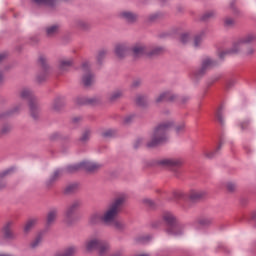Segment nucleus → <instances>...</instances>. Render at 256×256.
Returning <instances> with one entry per match:
<instances>
[{
  "label": "nucleus",
  "instance_id": "603ef678",
  "mask_svg": "<svg viewBox=\"0 0 256 256\" xmlns=\"http://www.w3.org/2000/svg\"><path fill=\"white\" fill-rule=\"evenodd\" d=\"M9 131V127H4L3 129H2V132L3 133H7Z\"/></svg>",
  "mask_w": 256,
  "mask_h": 256
},
{
  "label": "nucleus",
  "instance_id": "f3484780",
  "mask_svg": "<svg viewBox=\"0 0 256 256\" xmlns=\"http://www.w3.org/2000/svg\"><path fill=\"white\" fill-rule=\"evenodd\" d=\"M115 53L117 57H125V55H127V46L124 44H117L115 47Z\"/></svg>",
  "mask_w": 256,
  "mask_h": 256
},
{
  "label": "nucleus",
  "instance_id": "20e7f679",
  "mask_svg": "<svg viewBox=\"0 0 256 256\" xmlns=\"http://www.w3.org/2000/svg\"><path fill=\"white\" fill-rule=\"evenodd\" d=\"M162 219L164 223L168 225V228L166 229L167 235H170L171 237H179L180 235H183V225L177 222V216H175L173 212L166 211L162 213Z\"/></svg>",
  "mask_w": 256,
  "mask_h": 256
},
{
  "label": "nucleus",
  "instance_id": "a878e982",
  "mask_svg": "<svg viewBox=\"0 0 256 256\" xmlns=\"http://www.w3.org/2000/svg\"><path fill=\"white\" fill-rule=\"evenodd\" d=\"M41 241H43V237L41 235H38L34 241L31 243V247L35 249V247L39 246Z\"/></svg>",
  "mask_w": 256,
  "mask_h": 256
},
{
  "label": "nucleus",
  "instance_id": "473e14b6",
  "mask_svg": "<svg viewBox=\"0 0 256 256\" xmlns=\"http://www.w3.org/2000/svg\"><path fill=\"white\" fill-rule=\"evenodd\" d=\"M136 103H137V105H144L145 104V96L138 95L136 97Z\"/></svg>",
  "mask_w": 256,
  "mask_h": 256
},
{
  "label": "nucleus",
  "instance_id": "a19ab883",
  "mask_svg": "<svg viewBox=\"0 0 256 256\" xmlns=\"http://www.w3.org/2000/svg\"><path fill=\"white\" fill-rule=\"evenodd\" d=\"M209 223H211V219L209 218L200 219V225H209Z\"/></svg>",
  "mask_w": 256,
  "mask_h": 256
},
{
  "label": "nucleus",
  "instance_id": "ddd939ff",
  "mask_svg": "<svg viewBox=\"0 0 256 256\" xmlns=\"http://www.w3.org/2000/svg\"><path fill=\"white\" fill-rule=\"evenodd\" d=\"M205 195H207L205 190H191L188 197L191 201H198V199H203Z\"/></svg>",
  "mask_w": 256,
  "mask_h": 256
},
{
  "label": "nucleus",
  "instance_id": "8fccbe9b",
  "mask_svg": "<svg viewBox=\"0 0 256 256\" xmlns=\"http://www.w3.org/2000/svg\"><path fill=\"white\" fill-rule=\"evenodd\" d=\"M7 57L5 54H0V63Z\"/></svg>",
  "mask_w": 256,
  "mask_h": 256
},
{
  "label": "nucleus",
  "instance_id": "a211bd4d",
  "mask_svg": "<svg viewBox=\"0 0 256 256\" xmlns=\"http://www.w3.org/2000/svg\"><path fill=\"white\" fill-rule=\"evenodd\" d=\"M122 19H125L129 23H133V21H137V15L132 12L124 11L121 14Z\"/></svg>",
  "mask_w": 256,
  "mask_h": 256
},
{
  "label": "nucleus",
  "instance_id": "9d476101",
  "mask_svg": "<svg viewBox=\"0 0 256 256\" xmlns=\"http://www.w3.org/2000/svg\"><path fill=\"white\" fill-rule=\"evenodd\" d=\"M163 167H168L169 169H177L183 165V159L181 158H166L159 162Z\"/></svg>",
  "mask_w": 256,
  "mask_h": 256
},
{
  "label": "nucleus",
  "instance_id": "79ce46f5",
  "mask_svg": "<svg viewBox=\"0 0 256 256\" xmlns=\"http://www.w3.org/2000/svg\"><path fill=\"white\" fill-rule=\"evenodd\" d=\"M149 239H151V236L146 235V236H142L139 241L141 243H147V241H149Z\"/></svg>",
  "mask_w": 256,
  "mask_h": 256
},
{
  "label": "nucleus",
  "instance_id": "37998d69",
  "mask_svg": "<svg viewBox=\"0 0 256 256\" xmlns=\"http://www.w3.org/2000/svg\"><path fill=\"white\" fill-rule=\"evenodd\" d=\"M39 63L42 65V67H46L47 59H45V57L41 56L39 58Z\"/></svg>",
  "mask_w": 256,
  "mask_h": 256
},
{
  "label": "nucleus",
  "instance_id": "2eb2a0df",
  "mask_svg": "<svg viewBox=\"0 0 256 256\" xmlns=\"http://www.w3.org/2000/svg\"><path fill=\"white\" fill-rule=\"evenodd\" d=\"M73 65V58H64L59 61L60 71H67Z\"/></svg>",
  "mask_w": 256,
  "mask_h": 256
},
{
  "label": "nucleus",
  "instance_id": "f257e3e1",
  "mask_svg": "<svg viewBox=\"0 0 256 256\" xmlns=\"http://www.w3.org/2000/svg\"><path fill=\"white\" fill-rule=\"evenodd\" d=\"M123 203H125V197L120 196L116 198L105 210L103 213L95 212L90 215L88 219V223L90 225H97L98 223H103L108 227H114V229H124L125 224L120 220H117V216L119 215V211H121V207H123Z\"/></svg>",
  "mask_w": 256,
  "mask_h": 256
},
{
  "label": "nucleus",
  "instance_id": "4be33fe9",
  "mask_svg": "<svg viewBox=\"0 0 256 256\" xmlns=\"http://www.w3.org/2000/svg\"><path fill=\"white\" fill-rule=\"evenodd\" d=\"M63 172L61 171V170H56V171H54V173L52 174V176L50 177V179L46 182V185H48V187L49 186H51V185H53V183H55V181H57V179L59 178V177H61V174H62Z\"/></svg>",
  "mask_w": 256,
  "mask_h": 256
},
{
  "label": "nucleus",
  "instance_id": "de8ad7c7",
  "mask_svg": "<svg viewBox=\"0 0 256 256\" xmlns=\"http://www.w3.org/2000/svg\"><path fill=\"white\" fill-rule=\"evenodd\" d=\"M249 125V122H244L242 124H240L241 129H245V127H247Z\"/></svg>",
  "mask_w": 256,
  "mask_h": 256
},
{
  "label": "nucleus",
  "instance_id": "c03bdc74",
  "mask_svg": "<svg viewBox=\"0 0 256 256\" xmlns=\"http://www.w3.org/2000/svg\"><path fill=\"white\" fill-rule=\"evenodd\" d=\"M134 117H135L134 115L126 116L124 119V123H131V121H133Z\"/></svg>",
  "mask_w": 256,
  "mask_h": 256
},
{
  "label": "nucleus",
  "instance_id": "58836bf2",
  "mask_svg": "<svg viewBox=\"0 0 256 256\" xmlns=\"http://www.w3.org/2000/svg\"><path fill=\"white\" fill-rule=\"evenodd\" d=\"M143 203H145V205H148V207H155V202H153V200L149 198L144 199Z\"/></svg>",
  "mask_w": 256,
  "mask_h": 256
},
{
  "label": "nucleus",
  "instance_id": "a18cd8bd",
  "mask_svg": "<svg viewBox=\"0 0 256 256\" xmlns=\"http://www.w3.org/2000/svg\"><path fill=\"white\" fill-rule=\"evenodd\" d=\"M234 21L232 18H226L225 19V25H227V27H230V25H233Z\"/></svg>",
  "mask_w": 256,
  "mask_h": 256
},
{
  "label": "nucleus",
  "instance_id": "2f4dec72",
  "mask_svg": "<svg viewBox=\"0 0 256 256\" xmlns=\"http://www.w3.org/2000/svg\"><path fill=\"white\" fill-rule=\"evenodd\" d=\"M23 109V103L16 104L12 107L11 113H19Z\"/></svg>",
  "mask_w": 256,
  "mask_h": 256
},
{
  "label": "nucleus",
  "instance_id": "dca6fc26",
  "mask_svg": "<svg viewBox=\"0 0 256 256\" xmlns=\"http://www.w3.org/2000/svg\"><path fill=\"white\" fill-rule=\"evenodd\" d=\"M57 215H59V210H57V208L51 209L47 214V225L55 223Z\"/></svg>",
  "mask_w": 256,
  "mask_h": 256
},
{
  "label": "nucleus",
  "instance_id": "412c9836",
  "mask_svg": "<svg viewBox=\"0 0 256 256\" xmlns=\"http://www.w3.org/2000/svg\"><path fill=\"white\" fill-rule=\"evenodd\" d=\"M11 227H13V222H7L6 225L4 226V236L6 239H11L13 237V232H11Z\"/></svg>",
  "mask_w": 256,
  "mask_h": 256
},
{
  "label": "nucleus",
  "instance_id": "aec40b11",
  "mask_svg": "<svg viewBox=\"0 0 256 256\" xmlns=\"http://www.w3.org/2000/svg\"><path fill=\"white\" fill-rule=\"evenodd\" d=\"M59 31H60V27L57 24H54L46 28V33L48 37H54V35H57Z\"/></svg>",
  "mask_w": 256,
  "mask_h": 256
},
{
  "label": "nucleus",
  "instance_id": "1a4fd4ad",
  "mask_svg": "<svg viewBox=\"0 0 256 256\" xmlns=\"http://www.w3.org/2000/svg\"><path fill=\"white\" fill-rule=\"evenodd\" d=\"M89 67H91V64L87 61L82 64V69L86 73L82 78L85 87H91L95 83V75L89 71Z\"/></svg>",
  "mask_w": 256,
  "mask_h": 256
},
{
  "label": "nucleus",
  "instance_id": "13d9d810",
  "mask_svg": "<svg viewBox=\"0 0 256 256\" xmlns=\"http://www.w3.org/2000/svg\"><path fill=\"white\" fill-rule=\"evenodd\" d=\"M178 197H183V193H179Z\"/></svg>",
  "mask_w": 256,
  "mask_h": 256
},
{
  "label": "nucleus",
  "instance_id": "b1692460",
  "mask_svg": "<svg viewBox=\"0 0 256 256\" xmlns=\"http://www.w3.org/2000/svg\"><path fill=\"white\" fill-rule=\"evenodd\" d=\"M201 43H203V34L196 35L194 37V47H201Z\"/></svg>",
  "mask_w": 256,
  "mask_h": 256
},
{
  "label": "nucleus",
  "instance_id": "9b49d317",
  "mask_svg": "<svg viewBox=\"0 0 256 256\" xmlns=\"http://www.w3.org/2000/svg\"><path fill=\"white\" fill-rule=\"evenodd\" d=\"M177 96L171 92H162L155 99L156 103H163L165 101H175Z\"/></svg>",
  "mask_w": 256,
  "mask_h": 256
},
{
  "label": "nucleus",
  "instance_id": "09e8293b",
  "mask_svg": "<svg viewBox=\"0 0 256 256\" xmlns=\"http://www.w3.org/2000/svg\"><path fill=\"white\" fill-rule=\"evenodd\" d=\"M190 97L189 96H185L182 98V103H187V101H189Z\"/></svg>",
  "mask_w": 256,
  "mask_h": 256
},
{
  "label": "nucleus",
  "instance_id": "cd10ccee",
  "mask_svg": "<svg viewBox=\"0 0 256 256\" xmlns=\"http://www.w3.org/2000/svg\"><path fill=\"white\" fill-rule=\"evenodd\" d=\"M213 17H215V11L210 10V11L206 12V13L202 16V19H203V21H207V19H211V18H213Z\"/></svg>",
  "mask_w": 256,
  "mask_h": 256
},
{
  "label": "nucleus",
  "instance_id": "5701e85b",
  "mask_svg": "<svg viewBox=\"0 0 256 256\" xmlns=\"http://www.w3.org/2000/svg\"><path fill=\"white\" fill-rule=\"evenodd\" d=\"M123 97V90H116L110 95V101H117Z\"/></svg>",
  "mask_w": 256,
  "mask_h": 256
},
{
  "label": "nucleus",
  "instance_id": "7ed1b4c3",
  "mask_svg": "<svg viewBox=\"0 0 256 256\" xmlns=\"http://www.w3.org/2000/svg\"><path fill=\"white\" fill-rule=\"evenodd\" d=\"M84 247L89 253L97 251L98 255L100 256H107L109 255V251H111V246L109 245V242L99 237H92L86 240Z\"/></svg>",
  "mask_w": 256,
  "mask_h": 256
},
{
  "label": "nucleus",
  "instance_id": "ea45409f",
  "mask_svg": "<svg viewBox=\"0 0 256 256\" xmlns=\"http://www.w3.org/2000/svg\"><path fill=\"white\" fill-rule=\"evenodd\" d=\"M113 135H115V131L113 130H106L103 132V137H113Z\"/></svg>",
  "mask_w": 256,
  "mask_h": 256
},
{
  "label": "nucleus",
  "instance_id": "e433bc0d",
  "mask_svg": "<svg viewBox=\"0 0 256 256\" xmlns=\"http://www.w3.org/2000/svg\"><path fill=\"white\" fill-rule=\"evenodd\" d=\"M216 117L218 119L219 122L223 123V110L219 109L216 112Z\"/></svg>",
  "mask_w": 256,
  "mask_h": 256
},
{
  "label": "nucleus",
  "instance_id": "6e6d98bb",
  "mask_svg": "<svg viewBox=\"0 0 256 256\" xmlns=\"http://www.w3.org/2000/svg\"><path fill=\"white\" fill-rule=\"evenodd\" d=\"M3 187H5V183L0 182V189H3Z\"/></svg>",
  "mask_w": 256,
  "mask_h": 256
},
{
  "label": "nucleus",
  "instance_id": "0eeeda50",
  "mask_svg": "<svg viewBox=\"0 0 256 256\" xmlns=\"http://www.w3.org/2000/svg\"><path fill=\"white\" fill-rule=\"evenodd\" d=\"M79 169H85L86 171H97L101 169V164L97 162H81L79 164L69 165L66 168L67 173H75Z\"/></svg>",
  "mask_w": 256,
  "mask_h": 256
},
{
  "label": "nucleus",
  "instance_id": "bb28decb",
  "mask_svg": "<svg viewBox=\"0 0 256 256\" xmlns=\"http://www.w3.org/2000/svg\"><path fill=\"white\" fill-rule=\"evenodd\" d=\"M238 51H239L238 49H235L232 51H220L218 53V57H219V59H225V55H229V53H237Z\"/></svg>",
  "mask_w": 256,
  "mask_h": 256
},
{
  "label": "nucleus",
  "instance_id": "f03ea898",
  "mask_svg": "<svg viewBox=\"0 0 256 256\" xmlns=\"http://www.w3.org/2000/svg\"><path fill=\"white\" fill-rule=\"evenodd\" d=\"M173 127V120L160 123L150 136L147 147H157L169 141V129Z\"/></svg>",
  "mask_w": 256,
  "mask_h": 256
},
{
  "label": "nucleus",
  "instance_id": "6e6552de",
  "mask_svg": "<svg viewBox=\"0 0 256 256\" xmlns=\"http://www.w3.org/2000/svg\"><path fill=\"white\" fill-rule=\"evenodd\" d=\"M81 207V200H74L67 208L64 214L65 222L70 225L75 221V211Z\"/></svg>",
  "mask_w": 256,
  "mask_h": 256
},
{
  "label": "nucleus",
  "instance_id": "c9c22d12",
  "mask_svg": "<svg viewBox=\"0 0 256 256\" xmlns=\"http://www.w3.org/2000/svg\"><path fill=\"white\" fill-rule=\"evenodd\" d=\"M89 137H91V131L90 130H86L83 134H82V141H87L89 139Z\"/></svg>",
  "mask_w": 256,
  "mask_h": 256
},
{
  "label": "nucleus",
  "instance_id": "5fc2aeb1",
  "mask_svg": "<svg viewBox=\"0 0 256 256\" xmlns=\"http://www.w3.org/2000/svg\"><path fill=\"white\" fill-rule=\"evenodd\" d=\"M9 172L10 170L3 172V177H5V175H9Z\"/></svg>",
  "mask_w": 256,
  "mask_h": 256
},
{
  "label": "nucleus",
  "instance_id": "4c0bfd02",
  "mask_svg": "<svg viewBox=\"0 0 256 256\" xmlns=\"http://www.w3.org/2000/svg\"><path fill=\"white\" fill-rule=\"evenodd\" d=\"M236 185H235V183H233V182H228L227 184H226V188L228 189V191H235V189H236Z\"/></svg>",
  "mask_w": 256,
  "mask_h": 256
},
{
  "label": "nucleus",
  "instance_id": "72a5a7b5",
  "mask_svg": "<svg viewBox=\"0 0 256 256\" xmlns=\"http://www.w3.org/2000/svg\"><path fill=\"white\" fill-rule=\"evenodd\" d=\"M254 39L255 36L253 34H250L242 40V43H251V41H253Z\"/></svg>",
  "mask_w": 256,
  "mask_h": 256
},
{
  "label": "nucleus",
  "instance_id": "c756f323",
  "mask_svg": "<svg viewBox=\"0 0 256 256\" xmlns=\"http://www.w3.org/2000/svg\"><path fill=\"white\" fill-rule=\"evenodd\" d=\"M175 132L177 133V135H180V133H184L185 132V123L178 124L175 127Z\"/></svg>",
  "mask_w": 256,
  "mask_h": 256
},
{
  "label": "nucleus",
  "instance_id": "f8f14e48",
  "mask_svg": "<svg viewBox=\"0 0 256 256\" xmlns=\"http://www.w3.org/2000/svg\"><path fill=\"white\" fill-rule=\"evenodd\" d=\"M213 67H217V61L211 58H205L202 62V68L200 70V73H203L209 69H213Z\"/></svg>",
  "mask_w": 256,
  "mask_h": 256
},
{
  "label": "nucleus",
  "instance_id": "49530a36",
  "mask_svg": "<svg viewBox=\"0 0 256 256\" xmlns=\"http://www.w3.org/2000/svg\"><path fill=\"white\" fill-rule=\"evenodd\" d=\"M132 85H133V87H139V85H141V81L136 80V81L133 82Z\"/></svg>",
  "mask_w": 256,
  "mask_h": 256
},
{
  "label": "nucleus",
  "instance_id": "393cba45",
  "mask_svg": "<svg viewBox=\"0 0 256 256\" xmlns=\"http://www.w3.org/2000/svg\"><path fill=\"white\" fill-rule=\"evenodd\" d=\"M78 185L77 184H69L68 186H66L65 188V193H75V190L78 189Z\"/></svg>",
  "mask_w": 256,
  "mask_h": 256
},
{
  "label": "nucleus",
  "instance_id": "4468645a",
  "mask_svg": "<svg viewBox=\"0 0 256 256\" xmlns=\"http://www.w3.org/2000/svg\"><path fill=\"white\" fill-rule=\"evenodd\" d=\"M222 147H223V142H220V144L218 145V147L214 151H210V150L204 149L202 151V155L204 157H206V159H213V157H215V155H217V152L221 151Z\"/></svg>",
  "mask_w": 256,
  "mask_h": 256
},
{
  "label": "nucleus",
  "instance_id": "6ab92c4d",
  "mask_svg": "<svg viewBox=\"0 0 256 256\" xmlns=\"http://www.w3.org/2000/svg\"><path fill=\"white\" fill-rule=\"evenodd\" d=\"M35 225H37V219L36 218L29 219L24 225V229H23L24 233L26 234L29 233L33 229V227H35Z\"/></svg>",
  "mask_w": 256,
  "mask_h": 256
},
{
  "label": "nucleus",
  "instance_id": "864d4df0",
  "mask_svg": "<svg viewBox=\"0 0 256 256\" xmlns=\"http://www.w3.org/2000/svg\"><path fill=\"white\" fill-rule=\"evenodd\" d=\"M80 120H81V118H80V117L73 118L74 123H77V121H80Z\"/></svg>",
  "mask_w": 256,
  "mask_h": 256
},
{
  "label": "nucleus",
  "instance_id": "3c124183",
  "mask_svg": "<svg viewBox=\"0 0 256 256\" xmlns=\"http://www.w3.org/2000/svg\"><path fill=\"white\" fill-rule=\"evenodd\" d=\"M52 108L54 109V111H57L59 108L57 107V102H55L53 105H52Z\"/></svg>",
  "mask_w": 256,
  "mask_h": 256
},
{
  "label": "nucleus",
  "instance_id": "4d7b16f0",
  "mask_svg": "<svg viewBox=\"0 0 256 256\" xmlns=\"http://www.w3.org/2000/svg\"><path fill=\"white\" fill-rule=\"evenodd\" d=\"M0 81H3V74L0 73Z\"/></svg>",
  "mask_w": 256,
  "mask_h": 256
},
{
  "label": "nucleus",
  "instance_id": "7c9ffc66",
  "mask_svg": "<svg viewBox=\"0 0 256 256\" xmlns=\"http://www.w3.org/2000/svg\"><path fill=\"white\" fill-rule=\"evenodd\" d=\"M37 5H53V0H34Z\"/></svg>",
  "mask_w": 256,
  "mask_h": 256
},
{
  "label": "nucleus",
  "instance_id": "f704fd0d",
  "mask_svg": "<svg viewBox=\"0 0 256 256\" xmlns=\"http://www.w3.org/2000/svg\"><path fill=\"white\" fill-rule=\"evenodd\" d=\"M190 37L188 33H184L180 36L181 43H187L189 41Z\"/></svg>",
  "mask_w": 256,
  "mask_h": 256
},
{
  "label": "nucleus",
  "instance_id": "39448f33",
  "mask_svg": "<svg viewBox=\"0 0 256 256\" xmlns=\"http://www.w3.org/2000/svg\"><path fill=\"white\" fill-rule=\"evenodd\" d=\"M19 97H21V99L28 100L31 117H33V119H37L39 117V105L37 104V100L35 99L31 89L22 88L19 91Z\"/></svg>",
  "mask_w": 256,
  "mask_h": 256
},
{
  "label": "nucleus",
  "instance_id": "c85d7f7f",
  "mask_svg": "<svg viewBox=\"0 0 256 256\" xmlns=\"http://www.w3.org/2000/svg\"><path fill=\"white\" fill-rule=\"evenodd\" d=\"M105 55H107V51H105V50L99 51V52H98V55H97V57H96L97 62H98V63H101V61H103V59H105Z\"/></svg>",
  "mask_w": 256,
  "mask_h": 256
},
{
  "label": "nucleus",
  "instance_id": "423d86ee",
  "mask_svg": "<svg viewBox=\"0 0 256 256\" xmlns=\"http://www.w3.org/2000/svg\"><path fill=\"white\" fill-rule=\"evenodd\" d=\"M163 51V48L161 47H154L150 48L143 44H136L132 48V52L134 57H143L144 55L146 57H153V55H159Z\"/></svg>",
  "mask_w": 256,
  "mask_h": 256
}]
</instances>
